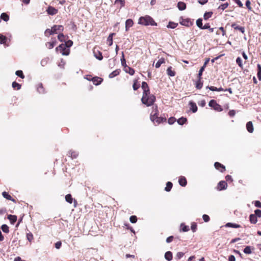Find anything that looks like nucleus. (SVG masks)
I'll list each match as a JSON object with an SVG mask.
<instances>
[{
  "label": "nucleus",
  "mask_w": 261,
  "mask_h": 261,
  "mask_svg": "<svg viewBox=\"0 0 261 261\" xmlns=\"http://www.w3.org/2000/svg\"><path fill=\"white\" fill-rule=\"evenodd\" d=\"M156 100L155 96L150 92L143 93L141 101L147 107L153 106Z\"/></svg>",
  "instance_id": "nucleus-1"
},
{
  "label": "nucleus",
  "mask_w": 261,
  "mask_h": 261,
  "mask_svg": "<svg viewBox=\"0 0 261 261\" xmlns=\"http://www.w3.org/2000/svg\"><path fill=\"white\" fill-rule=\"evenodd\" d=\"M138 23L144 25L156 26L157 23L154 21L152 17L148 15L144 17H141L139 19Z\"/></svg>",
  "instance_id": "nucleus-2"
},
{
  "label": "nucleus",
  "mask_w": 261,
  "mask_h": 261,
  "mask_svg": "<svg viewBox=\"0 0 261 261\" xmlns=\"http://www.w3.org/2000/svg\"><path fill=\"white\" fill-rule=\"evenodd\" d=\"M150 116V119L154 124H159L162 122H166L167 119L165 117H159V115H155V116Z\"/></svg>",
  "instance_id": "nucleus-3"
},
{
  "label": "nucleus",
  "mask_w": 261,
  "mask_h": 261,
  "mask_svg": "<svg viewBox=\"0 0 261 261\" xmlns=\"http://www.w3.org/2000/svg\"><path fill=\"white\" fill-rule=\"evenodd\" d=\"M56 50L57 51H60V52L64 56H67L70 53V49L67 47L65 45H63V43L56 47Z\"/></svg>",
  "instance_id": "nucleus-4"
},
{
  "label": "nucleus",
  "mask_w": 261,
  "mask_h": 261,
  "mask_svg": "<svg viewBox=\"0 0 261 261\" xmlns=\"http://www.w3.org/2000/svg\"><path fill=\"white\" fill-rule=\"evenodd\" d=\"M208 105L217 111L221 112L223 110L221 106L219 104L217 103L215 100H211L209 102Z\"/></svg>",
  "instance_id": "nucleus-5"
},
{
  "label": "nucleus",
  "mask_w": 261,
  "mask_h": 261,
  "mask_svg": "<svg viewBox=\"0 0 261 261\" xmlns=\"http://www.w3.org/2000/svg\"><path fill=\"white\" fill-rule=\"evenodd\" d=\"M93 53L94 54V56L98 60H102L103 59V56L102 55V53L99 50V47H94L93 49Z\"/></svg>",
  "instance_id": "nucleus-6"
},
{
  "label": "nucleus",
  "mask_w": 261,
  "mask_h": 261,
  "mask_svg": "<svg viewBox=\"0 0 261 261\" xmlns=\"http://www.w3.org/2000/svg\"><path fill=\"white\" fill-rule=\"evenodd\" d=\"M180 19V23L182 25L189 27L193 25V22L190 18L184 19L181 18Z\"/></svg>",
  "instance_id": "nucleus-7"
},
{
  "label": "nucleus",
  "mask_w": 261,
  "mask_h": 261,
  "mask_svg": "<svg viewBox=\"0 0 261 261\" xmlns=\"http://www.w3.org/2000/svg\"><path fill=\"white\" fill-rule=\"evenodd\" d=\"M214 166L217 170H219L221 172L223 173L226 170L225 167L219 162H215Z\"/></svg>",
  "instance_id": "nucleus-8"
},
{
  "label": "nucleus",
  "mask_w": 261,
  "mask_h": 261,
  "mask_svg": "<svg viewBox=\"0 0 261 261\" xmlns=\"http://www.w3.org/2000/svg\"><path fill=\"white\" fill-rule=\"evenodd\" d=\"M46 12L48 14L54 15L58 13V10L52 6H49L46 10Z\"/></svg>",
  "instance_id": "nucleus-9"
},
{
  "label": "nucleus",
  "mask_w": 261,
  "mask_h": 261,
  "mask_svg": "<svg viewBox=\"0 0 261 261\" xmlns=\"http://www.w3.org/2000/svg\"><path fill=\"white\" fill-rule=\"evenodd\" d=\"M227 187V184L226 181L222 180L220 181L217 186V189L218 190L221 191L223 190H225L226 189Z\"/></svg>",
  "instance_id": "nucleus-10"
},
{
  "label": "nucleus",
  "mask_w": 261,
  "mask_h": 261,
  "mask_svg": "<svg viewBox=\"0 0 261 261\" xmlns=\"http://www.w3.org/2000/svg\"><path fill=\"white\" fill-rule=\"evenodd\" d=\"M141 87L143 90V93L150 92V90L147 83L145 82L142 83Z\"/></svg>",
  "instance_id": "nucleus-11"
},
{
  "label": "nucleus",
  "mask_w": 261,
  "mask_h": 261,
  "mask_svg": "<svg viewBox=\"0 0 261 261\" xmlns=\"http://www.w3.org/2000/svg\"><path fill=\"white\" fill-rule=\"evenodd\" d=\"M92 79L93 83L96 86L100 85L103 81V79L98 76L93 77Z\"/></svg>",
  "instance_id": "nucleus-12"
},
{
  "label": "nucleus",
  "mask_w": 261,
  "mask_h": 261,
  "mask_svg": "<svg viewBox=\"0 0 261 261\" xmlns=\"http://www.w3.org/2000/svg\"><path fill=\"white\" fill-rule=\"evenodd\" d=\"M231 27L233 28L236 30L240 31L243 34H244L245 33L244 27L239 26L236 23H233L231 24Z\"/></svg>",
  "instance_id": "nucleus-13"
},
{
  "label": "nucleus",
  "mask_w": 261,
  "mask_h": 261,
  "mask_svg": "<svg viewBox=\"0 0 261 261\" xmlns=\"http://www.w3.org/2000/svg\"><path fill=\"white\" fill-rule=\"evenodd\" d=\"M54 34H57V31H63L64 27L62 25H54L52 27Z\"/></svg>",
  "instance_id": "nucleus-14"
},
{
  "label": "nucleus",
  "mask_w": 261,
  "mask_h": 261,
  "mask_svg": "<svg viewBox=\"0 0 261 261\" xmlns=\"http://www.w3.org/2000/svg\"><path fill=\"white\" fill-rule=\"evenodd\" d=\"M178 182L179 185L182 187H185L187 184V181L186 177L182 176L179 177Z\"/></svg>",
  "instance_id": "nucleus-15"
},
{
  "label": "nucleus",
  "mask_w": 261,
  "mask_h": 261,
  "mask_svg": "<svg viewBox=\"0 0 261 261\" xmlns=\"http://www.w3.org/2000/svg\"><path fill=\"white\" fill-rule=\"evenodd\" d=\"M167 74L169 76H174L176 74V72L171 66H170L167 69Z\"/></svg>",
  "instance_id": "nucleus-16"
},
{
  "label": "nucleus",
  "mask_w": 261,
  "mask_h": 261,
  "mask_svg": "<svg viewBox=\"0 0 261 261\" xmlns=\"http://www.w3.org/2000/svg\"><path fill=\"white\" fill-rule=\"evenodd\" d=\"M134 24L132 19H128L125 21V30L127 31L129 28L132 27Z\"/></svg>",
  "instance_id": "nucleus-17"
},
{
  "label": "nucleus",
  "mask_w": 261,
  "mask_h": 261,
  "mask_svg": "<svg viewBox=\"0 0 261 261\" xmlns=\"http://www.w3.org/2000/svg\"><path fill=\"white\" fill-rule=\"evenodd\" d=\"M209 61V59H207V60L204 63V65L203 66H202L201 67V68L200 69L199 71V73L198 74V79H202V72L204 70V68L206 66V65L207 64V63Z\"/></svg>",
  "instance_id": "nucleus-18"
},
{
  "label": "nucleus",
  "mask_w": 261,
  "mask_h": 261,
  "mask_svg": "<svg viewBox=\"0 0 261 261\" xmlns=\"http://www.w3.org/2000/svg\"><path fill=\"white\" fill-rule=\"evenodd\" d=\"M152 109V111L151 112L150 116L153 115V116H155V115H159V112L158 110V107L157 105H153Z\"/></svg>",
  "instance_id": "nucleus-19"
},
{
  "label": "nucleus",
  "mask_w": 261,
  "mask_h": 261,
  "mask_svg": "<svg viewBox=\"0 0 261 261\" xmlns=\"http://www.w3.org/2000/svg\"><path fill=\"white\" fill-rule=\"evenodd\" d=\"M246 128L250 133H252L253 132L254 128L251 121H249L247 123Z\"/></svg>",
  "instance_id": "nucleus-20"
},
{
  "label": "nucleus",
  "mask_w": 261,
  "mask_h": 261,
  "mask_svg": "<svg viewBox=\"0 0 261 261\" xmlns=\"http://www.w3.org/2000/svg\"><path fill=\"white\" fill-rule=\"evenodd\" d=\"M8 219L12 224H14L16 222L17 217L15 215H9Z\"/></svg>",
  "instance_id": "nucleus-21"
},
{
  "label": "nucleus",
  "mask_w": 261,
  "mask_h": 261,
  "mask_svg": "<svg viewBox=\"0 0 261 261\" xmlns=\"http://www.w3.org/2000/svg\"><path fill=\"white\" fill-rule=\"evenodd\" d=\"M2 195L3 196V197L4 198H5L6 199H8V200H11L14 202H16V201L14 199H13L12 196L11 195H10L8 193H7V192H3L2 193Z\"/></svg>",
  "instance_id": "nucleus-22"
},
{
  "label": "nucleus",
  "mask_w": 261,
  "mask_h": 261,
  "mask_svg": "<svg viewBox=\"0 0 261 261\" xmlns=\"http://www.w3.org/2000/svg\"><path fill=\"white\" fill-rule=\"evenodd\" d=\"M177 8L180 11H183L186 9V4L184 2H179L177 3Z\"/></svg>",
  "instance_id": "nucleus-23"
},
{
  "label": "nucleus",
  "mask_w": 261,
  "mask_h": 261,
  "mask_svg": "<svg viewBox=\"0 0 261 261\" xmlns=\"http://www.w3.org/2000/svg\"><path fill=\"white\" fill-rule=\"evenodd\" d=\"M249 221L252 224H256L257 221V219L256 216L254 214H251L249 216Z\"/></svg>",
  "instance_id": "nucleus-24"
},
{
  "label": "nucleus",
  "mask_w": 261,
  "mask_h": 261,
  "mask_svg": "<svg viewBox=\"0 0 261 261\" xmlns=\"http://www.w3.org/2000/svg\"><path fill=\"white\" fill-rule=\"evenodd\" d=\"M165 258L168 261H171L173 258L172 253L170 251L166 252L165 254Z\"/></svg>",
  "instance_id": "nucleus-25"
},
{
  "label": "nucleus",
  "mask_w": 261,
  "mask_h": 261,
  "mask_svg": "<svg viewBox=\"0 0 261 261\" xmlns=\"http://www.w3.org/2000/svg\"><path fill=\"white\" fill-rule=\"evenodd\" d=\"M202 79H198L197 81L195 83V87L197 89H200L203 86V82L201 81Z\"/></svg>",
  "instance_id": "nucleus-26"
},
{
  "label": "nucleus",
  "mask_w": 261,
  "mask_h": 261,
  "mask_svg": "<svg viewBox=\"0 0 261 261\" xmlns=\"http://www.w3.org/2000/svg\"><path fill=\"white\" fill-rule=\"evenodd\" d=\"M68 154L72 159L76 158L78 156V153L76 151L71 150L68 152Z\"/></svg>",
  "instance_id": "nucleus-27"
},
{
  "label": "nucleus",
  "mask_w": 261,
  "mask_h": 261,
  "mask_svg": "<svg viewBox=\"0 0 261 261\" xmlns=\"http://www.w3.org/2000/svg\"><path fill=\"white\" fill-rule=\"evenodd\" d=\"M124 70L126 73H129L130 75H133L135 73V70L128 66H126L124 68Z\"/></svg>",
  "instance_id": "nucleus-28"
},
{
  "label": "nucleus",
  "mask_w": 261,
  "mask_h": 261,
  "mask_svg": "<svg viewBox=\"0 0 261 261\" xmlns=\"http://www.w3.org/2000/svg\"><path fill=\"white\" fill-rule=\"evenodd\" d=\"M120 72V69H116L114 71H113L112 72H111L109 75V77L110 78H113L115 77L116 76L119 75Z\"/></svg>",
  "instance_id": "nucleus-29"
},
{
  "label": "nucleus",
  "mask_w": 261,
  "mask_h": 261,
  "mask_svg": "<svg viewBox=\"0 0 261 261\" xmlns=\"http://www.w3.org/2000/svg\"><path fill=\"white\" fill-rule=\"evenodd\" d=\"M189 105H190V109L192 111L193 113H195L197 111V107L196 105V103L194 102L190 101L189 103Z\"/></svg>",
  "instance_id": "nucleus-30"
},
{
  "label": "nucleus",
  "mask_w": 261,
  "mask_h": 261,
  "mask_svg": "<svg viewBox=\"0 0 261 261\" xmlns=\"http://www.w3.org/2000/svg\"><path fill=\"white\" fill-rule=\"evenodd\" d=\"M56 40L55 39V40L51 41V42H48L46 43V46L49 49L53 48L55 45L56 44Z\"/></svg>",
  "instance_id": "nucleus-31"
},
{
  "label": "nucleus",
  "mask_w": 261,
  "mask_h": 261,
  "mask_svg": "<svg viewBox=\"0 0 261 261\" xmlns=\"http://www.w3.org/2000/svg\"><path fill=\"white\" fill-rule=\"evenodd\" d=\"M225 226L227 227H232V228H238L241 227V225H240L239 224H237L236 223H229V222L227 223L225 225Z\"/></svg>",
  "instance_id": "nucleus-32"
},
{
  "label": "nucleus",
  "mask_w": 261,
  "mask_h": 261,
  "mask_svg": "<svg viewBox=\"0 0 261 261\" xmlns=\"http://www.w3.org/2000/svg\"><path fill=\"white\" fill-rule=\"evenodd\" d=\"M115 35V33H111L109 35V36L108 37L107 41L109 43V45L111 46L113 44V37L114 35Z\"/></svg>",
  "instance_id": "nucleus-33"
},
{
  "label": "nucleus",
  "mask_w": 261,
  "mask_h": 261,
  "mask_svg": "<svg viewBox=\"0 0 261 261\" xmlns=\"http://www.w3.org/2000/svg\"><path fill=\"white\" fill-rule=\"evenodd\" d=\"M1 19H3L5 21H8L9 19V16L6 13H2L1 15Z\"/></svg>",
  "instance_id": "nucleus-34"
},
{
  "label": "nucleus",
  "mask_w": 261,
  "mask_h": 261,
  "mask_svg": "<svg viewBox=\"0 0 261 261\" xmlns=\"http://www.w3.org/2000/svg\"><path fill=\"white\" fill-rule=\"evenodd\" d=\"M165 63V59L163 58H162L158 60V61L156 63L155 66L156 68H158L161 66V65L163 63Z\"/></svg>",
  "instance_id": "nucleus-35"
},
{
  "label": "nucleus",
  "mask_w": 261,
  "mask_h": 261,
  "mask_svg": "<svg viewBox=\"0 0 261 261\" xmlns=\"http://www.w3.org/2000/svg\"><path fill=\"white\" fill-rule=\"evenodd\" d=\"M12 86L14 90H19L21 88V85L16 82H13Z\"/></svg>",
  "instance_id": "nucleus-36"
},
{
  "label": "nucleus",
  "mask_w": 261,
  "mask_h": 261,
  "mask_svg": "<svg viewBox=\"0 0 261 261\" xmlns=\"http://www.w3.org/2000/svg\"><path fill=\"white\" fill-rule=\"evenodd\" d=\"M177 121L179 125H183L187 122V119L186 118L182 117L178 119Z\"/></svg>",
  "instance_id": "nucleus-37"
},
{
  "label": "nucleus",
  "mask_w": 261,
  "mask_h": 261,
  "mask_svg": "<svg viewBox=\"0 0 261 261\" xmlns=\"http://www.w3.org/2000/svg\"><path fill=\"white\" fill-rule=\"evenodd\" d=\"M65 200L66 201L69 203L70 204H71L73 202V198L72 197V196L70 194H68L65 196Z\"/></svg>",
  "instance_id": "nucleus-38"
},
{
  "label": "nucleus",
  "mask_w": 261,
  "mask_h": 261,
  "mask_svg": "<svg viewBox=\"0 0 261 261\" xmlns=\"http://www.w3.org/2000/svg\"><path fill=\"white\" fill-rule=\"evenodd\" d=\"M125 1L124 0H115V4H118L120 5V8L123 7L125 5Z\"/></svg>",
  "instance_id": "nucleus-39"
},
{
  "label": "nucleus",
  "mask_w": 261,
  "mask_h": 261,
  "mask_svg": "<svg viewBox=\"0 0 261 261\" xmlns=\"http://www.w3.org/2000/svg\"><path fill=\"white\" fill-rule=\"evenodd\" d=\"M172 183L170 181H168L166 184V187L165 188V190L169 192L172 188Z\"/></svg>",
  "instance_id": "nucleus-40"
},
{
  "label": "nucleus",
  "mask_w": 261,
  "mask_h": 261,
  "mask_svg": "<svg viewBox=\"0 0 261 261\" xmlns=\"http://www.w3.org/2000/svg\"><path fill=\"white\" fill-rule=\"evenodd\" d=\"M44 34L46 36L49 37L50 35L54 34L53 29H47L45 31Z\"/></svg>",
  "instance_id": "nucleus-41"
},
{
  "label": "nucleus",
  "mask_w": 261,
  "mask_h": 261,
  "mask_svg": "<svg viewBox=\"0 0 261 261\" xmlns=\"http://www.w3.org/2000/svg\"><path fill=\"white\" fill-rule=\"evenodd\" d=\"M257 76L259 80L261 81V65L259 64L257 65Z\"/></svg>",
  "instance_id": "nucleus-42"
},
{
  "label": "nucleus",
  "mask_w": 261,
  "mask_h": 261,
  "mask_svg": "<svg viewBox=\"0 0 261 261\" xmlns=\"http://www.w3.org/2000/svg\"><path fill=\"white\" fill-rule=\"evenodd\" d=\"M140 84L138 83V80H135L133 85V88L134 90H137L140 87Z\"/></svg>",
  "instance_id": "nucleus-43"
},
{
  "label": "nucleus",
  "mask_w": 261,
  "mask_h": 261,
  "mask_svg": "<svg viewBox=\"0 0 261 261\" xmlns=\"http://www.w3.org/2000/svg\"><path fill=\"white\" fill-rule=\"evenodd\" d=\"M180 230L184 232H187L189 230L188 226L185 225V224L181 223L180 225Z\"/></svg>",
  "instance_id": "nucleus-44"
},
{
  "label": "nucleus",
  "mask_w": 261,
  "mask_h": 261,
  "mask_svg": "<svg viewBox=\"0 0 261 261\" xmlns=\"http://www.w3.org/2000/svg\"><path fill=\"white\" fill-rule=\"evenodd\" d=\"M177 25H178V24L177 23L170 21L168 23V24L167 25V28H171V29H175L177 26Z\"/></svg>",
  "instance_id": "nucleus-45"
},
{
  "label": "nucleus",
  "mask_w": 261,
  "mask_h": 261,
  "mask_svg": "<svg viewBox=\"0 0 261 261\" xmlns=\"http://www.w3.org/2000/svg\"><path fill=\"white\" fill-rule=\"evenodd\" d=\"M212 12H205L204 14L203 18L204 20H207L208 19L212 17Z\"/></svg>",
  "instance_id": "nucleus-46"
},
{
  "label": "nucleus",
  "mask_w": 261,
  "mask_h": 261,
  "mask_svg": "<svg viewBox=\"0 0 261 261\" xmlns=\"http://www.w3.org/2000/svg\"><path fill=\"white\" fill-rule=\"evenodd\" d=\"M1 228L5 233H8L9 232V228L6 224L2 225Z\"/></svg>",
  "instance_id": "nucleus-47"
},
{
  "label": "nucleus",
  "mask_w": 261,
  "mask_h": 261,
  "mask_svg": "<svg viewBox=\"0 0 261 261\" xmlns=\"http://www.w3.org/2000/svg\"><path fill=\"white\" fill-rule=\"evenodd\" d=\"M7 38L5 36L1 34V38L0 39V43L1 44H5L6 43Z\"/></svg>",
  "instance_id": "nucleus-48"
},
{
  "label": "nucleus",
  "mask_w": 261,
  "mask_h": 261,
  "mask_svg": "<svg viewBox=\"0 0 261 261\" xmlns=\"http://www.w3.org/2000/svg\"><path fill=\"white\" fill-rule=\"evenodd\" d=\"M236 63L238 66L242 69H243V65L242 64V61L240 57H238L236 59Z\"/></svg>",
  "instance_id": "nucleus-49"
},
{
  "label": "nucleus",
  "mask_w": 261,
  "mask_h": 261,
  "mask_svg": "<svg viewBox=\"0 0 261 261\" xmlns=\"http://www.w3.org/2000/svg\"><path fill=\"white\" fill-rule=\"evenodd\" d=\"M121 61L122 66H123L124 68L126 67L127 66V65L126 64L125 59L124 58V55L123 52L122 53V58L121 59Z\"/></svg>",
  "instance_id": "nucleus-50"
},
{
  "label": "nucleus",
  "mask_w": 261,
  "mask_h": 261,
  "mask_svg": "<svg viewBox=\"0 0 261 261\" xmlns=\"http://www.w3.org/2000/svg\"><path fill=\"white\" fill-rule=\"evenodd\" d=\"M196 24L198 28L200 29H202L203 24H202V20L201 18H199L196 20Z\"/></svg>",
  "instance_id": "nucleus-51"
},
{
  "label": "nucleus",
  "mask_w": 261,
  "mask_h": 261,
  "mask_svg": "<svg viewBox=\"0 0 261 261\" xmlns=\"http://www.w3.org/2000/svg\"><path fill=\"white\" fill-rule=\"evenodd\" d=\"M229 6V4L228 3H226L224 4H223L219 6L218 7L219 9H221L222 10H224L225 9H226Z\"/></svg>",
  "instance_id": "nucleus-52"
},
{
  "label": "nucleus",
  "mask_w": 261,
  "mask_h": 261,
  "mask_svg": "<svg viewBox=\"0 0 261 261\" xmlns=\"http://www.w3.org/2000/svg\"><path fill=\"white\" fill-rule=\"evenodd\" d=\"M137 220H138V219H137V216H135V215L131 216L129 218V221L132 223H136L137 221Z\"/></svg>",
  "instance_id": "nucleus-53"
},
{
  "label": "nucleus",
  "mask_w": 261,
  "mask_h": 261,
  "mask_svg": "<svg viewBox=\"0 0 261 261\" xmlns=\"http://www.w3.org/2000/svg\"><path fill=\"white\" fill-rule=\"evenodd\" d=\"M37 90L40 93H43L44 92V88L42 84H40L38 85Z\"/></svg>",
  "instance_id": "nucleus-54"
},
{
  "label": "nucleus",
  "mask_w": 261,
  "mask_h": 261,
  "mask_svg": "<svg viewBox=\"0 0 261 261\" xmlns=\"http://www.w3.org/2000/svg\"><path fill=\"white\" fill-rule=\"evenodd\" d=\"M244 252L246 254H251L252 253L251 247L250 246H246L244 249Z\"/></svg>",
  "instance_id": "nucleus-55"
},
{
  "label": "nucleus",
  "mask_w": 261,
  "mask_h": 261,
  "mask_svg": "<svg viewBox=\"0 0 261 261\" xmlns=\"http://www.w3.org/2000/svg\"><path fill=\"white\" fill-rule=\"evenodd\" d=\"M15 74L18 76L21 77V79L24 78V75L23 73V72L22 70H17L16 71Z\"/></svg>",
  "instance_id": "nucleus-56"
},
{
  "label": "nucleus",
  "mask_w": 261,
  "mask_h": 261,
  "mask_svg": "<svg viewBox=\"0 0 261 261\" xmlns=\"http://www.w3.org/2000/svg\"><path fill=\"white\" fill-rule=\"evenodd\" d=\"M58 38L61 42H63L65 41V36L63 33H60L58 36Z\"/></svg>",
  "instance_id": "nucleus-57"
},
{
  "label": "nucleus",
  "mask_w": 261,
  "mask_h": 261,
  "mask_svg": "<svg viewBox=\"0 0 261 261\" xmlns=\"http://www.w3.org/2000/svg\"><path fill=\"white\" fill-rule=\"evenodd\" d=\"M197 224L195 222H193L191 224V228L193 232H195L197 230Z\"/></svg>",
  "instance_id": "nucleus-58"
},
{
  "label": "nucleus",
  "mask_w": 261,
  "mask_h": 261,
  "mask_svg": "<svg viewBox=\"0 0 261 261\" xmlns=\"http://www.w3.org/2000/svg\"><path fill=\"white\" fill-rule=\"evenodd\" d=\"M73 44V42L72 41L70 40H69L65 42V44H63V45H65L67 47H68V48L71 47Z\"/></svg>",
  "instance_id": "nucleus-59"
},
{
  "label": "nucleus",
  "mask_w": 261,
  "mask_h": 261,
  "mask_svg": "<svg viewBox=\"0 0 261 261\" xmlns=\"http://www.w3.org/2000/svg\"><path fill=\"white\" fill-rule=\"evenodd\" d=\"M184 254H185L184 253H183L182 252H179L177 253L176 256H175V258L177 259H179L184 255Z\"/></svg>",
  "instance_id": "nucleus-60"
},
{
  "label": "nucleus",
  "mask_w": 261,
  "mask_h": 261,
  "mask_svg": "<svg viewBox=\"0 0 261 261\" xmlns=\"http://www.w3.org/2000/svg\"><path fill=\"white\" fill-rule=\"evenodd\" d=\"M27 238L29 242H31L34 239L33 235L31 232H29L27 234Z\"/></svg>",
  "instance_id": "nucleus-61"
},
{
  "label": "nucleus",
  "mask_w": 261,
  "mask_h": 261,
  "mask_svg": "<svg viewBox=\"0 0 261 261\" xmlns=\"http://www.w3.org/2000/svg\"><path fill=\"white\" fill-rule=\"evenodd\" d=\"M176 121V119L174 117H171L169 118L168 120V122L169 124H173Z\"/></svg>",
  "instance_id": "nucleus-62"
},
{
  "label": "nucleus",
  "mask_w": 261,
  "mask_h": 261,
  "mask_svg": "<svg viewBox=\"0 0 261 261\" xmlns=\"http://www.w3.org/2000/svg\"><path fill=\"white\" fill-rule=\"evenodd\" d=\"M202 218H203L204 221L205 222H207L210 220V217L206 214H204L202 216Z\"/></svg>",
  "instance_id": "nucleus-63"
},
{
  "label": "nucleus",
  "mask_w": 261,
  "mask_h": 261,
  "mask_svg": "<svg viewBox=\"0 0 261 261\" xmlns=\"http://www.w3.org/2000/svg\"><path fill=\"white\" fill-rule=\"evenodd\" d=\"M256 217H261V211L259 210H256L254 211V214Z\"/></svg>",
  "instance_id": "nucleus-64"
}]
</instances>
